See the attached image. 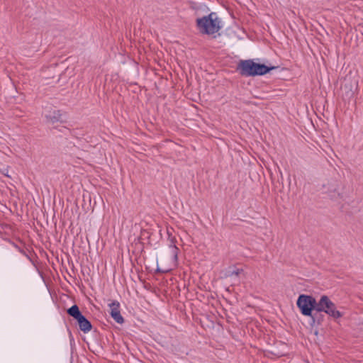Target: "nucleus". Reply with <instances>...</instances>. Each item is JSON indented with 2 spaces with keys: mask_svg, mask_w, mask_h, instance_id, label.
Masks as SVG:
<instances>
[{
  "mask_svg": "<svg viewBox=\"0 0 363 363\" xmlns=\"http://www.w3.org/2000/svg\"><path fill=\"white\" fill-rule=\"evenodd\" d=\"M196 26L201 33L212 35L220 30L222 22L217 14L212 12L206 16L197 18Z\"/></svg>",
  "mask_w": 363,
  "mask_h": 363,
  "instance_id": "1",
  "label": "nucleus"
},
{
  "mask_svg": "<svg viewBox=\"0 0 363 363\" xmlns=\"http://www.w3.org/2000/svg\"><path fill=\"white\" fill-rule=\"evenodd\" d=\"M238 69L242 76H255L263 75L272 69H276V67H267L263 64H259L251 60H242L239 62Z\"/></svg>",
  "mask_w": 363,
  "mask_h": 363,
  "instance_id": "2",
  "label": "nucleus"
},
{
  "mask_svg": "<svg viewBox=\"0 0 363 363\" xmlns=\"http://www.w3.org/2000/svg\"><path fill=\"white\" fill-rule=\"evenodd\" d=\"M316 311L324 312L334 318H339L342 315L337 310L335 304L327 296H322L317 302Z\"/></svg>",
  "mask_w": 363,
  "mask_h": 363,
  "instance_id": "3",
  "label": "nucleus"
},
{
  "mask_svg": "<svg viewBox=\"0 0 363 363\" xmlns=\"http://www.w3.org/2000/svg\"><path fill=\"white\" fill-rule=\"evenodd\" d=\"M296 304L303 315L311 316L312 311H316L317 301L311 296L300 295Z\"/></svg>",
  "mask_w": 363,
  "mask_h": 363,
  "instance_id": "4",
  "label": "nucleus"
},
{
  "mask_svg": "<svg viewBox=\"0 0 363 363\" xmlns=\"http://www.w3.org/2000/svg\"><path fill=\"white\" fill-rule=\"evenodd\" d=\"M44 114L47 121L51 124L62 122V115L60 110L49 107L45 110Z\"/></svg>",
  "mask_w": 363,
  "mask_h": 363,
  "instance_id": "5",
  "label": "nucleus"
},
{
  "mask_svg": "<svg viewBox=\"0 0 363 363\" xmlns=\"http://www.w3.org/2000/svg\"><path fill=\"white\" fill-rule=\"evenodd\" d=\"M111 312V317L118 323H123L124 322L123 318L122 317L120 312V303L117 301H114L108 305Z\"/></svg>",
  "mask_w": 363,
  "mask_h": 363,
  "instance_id": "6",
  "label": "nucleus"
},
{
  "mask_svg": "<svg viewBox=\"0 0 363 363\" xmlns=\"http://www.w3.org/2000/svg\"><path fill=\"white\" fill-rule=\"evenodd\" d=\"M77 322L80 330L84 333H88L91 330V323L84 315L79 318Z\"/></svg>",
  "mask_w": 363,
  "mask_h": 363,
  "instance_id": "7",
  "label": "nucleus"
},
{
  "mask_svg": "<svg viewBox=\"0 0 363 363\" xmlns=\"http://www.w3.org/2000/svg\"><path fill=\"white\" fill-rule=\"evenodd\" d=\"M67 313L74 318L76 320L80 318L83 315L80 312L79 307L77 305L72 306L67 310Z\"/></svg>",
  "mask_w": 363,
  "mask_h": 363,
  "instance_id": "8",
  "label": "nucleus"
},
{
  "mask_svg": "<svg viewBox=\"0 0 363 363\" xmlns=\"http://www.w3.org/2000/svg\"><path fill=\"white\" fill-rule=\"evenodd\" d=\"M178 251L179 249L175 245L170 246L171 256L169 257V262L171 265H176L177 261Z\"/></svg>",
  "mask_w": 363,
  "mask_h": 363,
  "instance_id": "9",
  "label": "nucleus"
},
{
  "mask_svg": "<svg viewBox=\"0 0 363 363\" xmlns=\"http://www.w3.org/2000/svg\"><path fill=\"white\" fill-rule=\"evenodd\" d=\"M171 269V267H167V268H164V269H162V268H160L159 267V262L157 261V270L160 271V272H168Z\"/></svg>",
  "mask_w": 363,
  "mask_h": 363,
  "instance_id": "10",
  "label": "nucleus"
},
{
  "mask_svg": "<svg viewBox=\"0 0 363 363\" xmlns=\"http://www.w3.org/2000/svg\"><path fill=\"white\" fill-rule=\"evenodd\" d=\"M242 271V269H237V270L233 271L231 272V275L238 276Z\"/></svg>",
  "mask_w": 363,
  "mask_h": 363,
  "instance_id": "11",
  "label": "nucleus"
},
{
  "mask_svg": "<svg viewBox=\"0 0 363 363\" xmlns=\"http://www.w3.org/2000/svg\"><path fill=\"white\" fill-rule=\"evenodd\" d=\"M162 261H163V258H162V257H161V258H160V262H162Z\"/></svg>",
  "mask_w": 363,
  "mask_h": 363,
  "instance_id": "12",
  "label": "nucleus"
}]
</instances>
